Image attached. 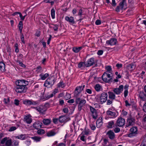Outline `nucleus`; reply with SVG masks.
Segmentation results:
<instances>
[{
  "label": "nucleus",
  "instance_id": "0eeeda50",
  "mask_svg": "<svg viewBox=\"0 0 146 146\" xmlns=\"http://www.w3.org/2000/svg\"><path fill=\"white\" fill-rule=\"evenodd\" d=\"M125 123V119L122 117L119 118L116 123V126L121 127L124 125Z\"/></svg>",
  "mask_w": 146,
  "mask_h": 146
},
{
  "label": "nucleus",
  "instance_id": "603ef678",
  "mask_svg": "<svg viewBox=\"0 0 146 146\" xmlns=\"http://www.w3.org/2000/svg\"><path fill=\"white\" fill-rule=\"evenodd\" d=\"M72 50L75 53H77L79 52L78 48L77 47H74Z\"/></svg>",
  "mask_w": 146,
  "mask_h": 146
},
{
  "label": "nucleus",
  "instance_id": "79ce46f5",
  "mask_svg": "<svg viewBox=\"0 0 146 146\" xmlns=\"http://www.w3.org/2000/svg\"><path fill=\"white\" fill-rule=\"evenodd\" d=\"M57 86L59 88H63L64 87V84L62 82H60L57 84Z\"/></svg>",
  "mask_w": 146,
  "mask_h": 146
},
{
  "label": "nucleus",
  "instance_id": "69168bd1",
  "mask_svg": "<svg viewBox=\"0 0 146 146\" xmlns=\"http://www.w3.org/2000/svg\"><path fill=\"white\" fill-rule=\"evenodd\" d=\"M63 112L65 113H67L68 112V110L67 108H65L63 109Z\"/></svg>",
  "mask_w": 146,
  "mask_h": 146
},
{
  "label": "nucleus",
  "instance_id": "c85d7f7f",
  "mask_svg": "<svg viewBox=\"0 0 146 146\" xmlns=\"http://www.w3.org/2000/svg\"><path fill=\"white\" fill-rule=\"evenodd\" d=\"M103 123L102 121H100V120H97L96 122L97 127L98 128H100L102 126Z\"/></svg>",
  "mask_w": 146,
  "mask_h": 146
},
{
  "label": "nucleus",
  "instance_id": "72a5a7b5",
  "mask_svg": "<svg viewBox=\"0 0 146 146\" xmlns=\"http://www.w3.org/2000/svg\"><path fill=\"white\" fill-rule=\"evenodd\" d=\"M12 142L11 140V139L7 140L5 143V145L6 146H11L12 145Z\"/></svg>",
  "mask_w": 146,
  "mask_h": 146
},
{
  "label": "nucleus",
  "instance_id": "6e6d98bb",
  "mask_svg": "<svg viewBox=\"0 0 146 146\" xmlns=\"http://www.w3.org/2000/svg\"><path fill=\"white\" fill-rule=\"evenodd\" d=\"M120 131V129L119 127H116L114 130V131L115 133H118Z\"/></svg>",
  "mask_w": 146,
  "mask_h": 146
},
{
  "label": "nucleus",
  "instance_id": "de8ad7c7",
  "mask_svg": "<svg viewBox=\"0 0 146 146\" xmlns=\"http://www.w3.org/2000/svg\"><path fill=\"white\" fill-rule=\"evenodd\" d=\"M8 139V138L7 137L4 138L1 141V143L2 144H4L5 143H6V142Z\"/></svg>",
  "mask_w": 146,
  "mask_h": 146
},
{
  "label": "nucleus",
  "instance_id": "ea45409f",
  "mask_svg": "<svg viewBox=\"0 0 146 146\" xmlns=\"http://www.w3.org/2000/svg\"><path fill=\"white\" fill-rule=\"evenodd\" d=\"M114 124V122L113 121H111L108 123V127L109 128H112V126Z\"/></svg>",
  "mask_w": 146,
  "mask_h": 146
},
{
  "label": "nucleus",
  "instance_id": "49530a36",
  "mask_svg": "<svg viewBox=\"0 0 146 146\" xmlns=\"http://www.w3.org/2000/svg\"><path fill=\"white\" fill-rule=\"evenodd\" d=\"M18 27L19 28V29H23V22L22 21H20L18 24Z\"/></svg>",
  "mask_w": 146,
  "mask_h": 146
},
{
  "label": "nucleus",
  "instance_id": "a18cd8bd",
  "mask_svg": "<svg viewBox=\"0 0 146 146\" xmlns=\"http://www.w3.org/2000/svg\"><path fill=\"white\" fill-rule=\"evenodd\" d=\"M41 70H42V68L40 66H38L36 68V71L37 73L41 72Z\"/></svg>",
  "mask_w": 146,
  "mask_h": 146
},
{
  "label": "nucleus",
  "instance_id": "a878e982",
  "mask_svg": "<svg viewBox=\"0 0 146 146\" xmlns=\"http://www.w3.org/2000/svg\"><path fill=\"white\" fill-rule=\"evenodd\" d=\"M42 122L44 125H47L50 123L51 121L50 119H44L43 120Z\"/></svg>",
  "mask_w": 146,
  "mask_h": 146
},
{
  "label": "nucleus",
  "instance_id": "c756f323",
  "mask_svg": "<svg viewBox=\"0 0 146 146\" xmlns=\"http://www.w3.org/2000/svg\"><path fill=\"white\" fill-rule=\"evenodd\" d=\"M26 11H27V10H25L24 11V12L23 13H25L26 14V15H25L23 16L21 13L20 12V13H19V16L20 17L22 21H23L24 20V19H25V17L27 15V14L26 13Z\"/></svg>",
  "mask_w": 146,
  "mask_h": 146
},
{
  "label": "nucleus",
  "instance_id": "4c0bfd02",
  "mask_svg": "<svg viewBox=\"0 0 146 146\" xmlns=\"http://www.w3.org/2000/svg\"><path fill=\"white\" fill-rule=\"evenodd\" d=\"M55 10L54 9H52L51 11V15L53 19H54L55 18Z\"/></svg>",
  "mask_w": 146,
  "mask_h": 146
},
{
  "label": "nucleus",
  "instance_id": "680f3d73",
  "mask_svg": "<svg viewBox=\"0 0 146 146\" xmlns=\"http://www.w3.org/2000/svg\"><path fill=\"white\" fill-rule=\"evenodd\" d=\"M25 144L26 145L29 146L30 145L31 142L30 141H26L25 142Z\"/></svg>",
  "mask_w": 146,
  "mask_h": 146
},
{
  "label": "nucleus",
  "instance_id": "473e14b6",
  "mask_svg": "<svg viewBox=\"0 0 146 146\" xmlns=\"http://www.w3.org/2000/svg\"><path fill=\"white\" fill-rule=\"evenodd\" d=\"M94 88L98 92L100 90L101 87L99 84H97L95 86Z\"/></svg>",
  "mask_w": 146,
  "mask_h": 146
},
{
  "label": "nucleus",
  "instance_id": "09e8293b",
  "mask_svg": "<svg viewBox=\"0 0 146 146\" xmlns=\"http://www.w3.org/2000/svg\"><path fill=\"white\" fill-rule=\"evenodd\" d=\"M17 62L20 66L24 68L25 67V66L22 62H21L20 61L17 60Z\"/></svg>",
  "mask_w": 146,
  "mask_h": 146
},
{
  "label": "nucleus",
  "instance_id": "2f4dec72",
  "mask_svg": "<svg viewBox=\"0 0 146 146\" xmlns=\"http://www.w3.org/2000/svg\"><path fill=\"white\" fill-rule=\"evenodd\" d=\"M107 114L108 115H110L112 116L115 117L116 113L115 112H113L110 111H107Z\"/></svg>",
  "mask_w": 146,
  "mask_h": 146
},
{
  "label": "nucleus",
  "instance_id": "3c124183",
  "mask_svg": "<svg viewBox=\"0 0 146 146\" xmlns=\"http://www.w3.org/2000/svg\"><path fill=\"white\" fill-rule=\"evenodd\" d=\"M89 133V131H84L82 132L81 134H83V135H88Z\"/></svg>",
  "mask_w": 146,
  "mask_h": 146
},
{
  "label": "nucleus",
  "instance_id": "5701e85b",
  "mask_svg": "<svg viewBox=\"0 0 146 146\" xmlns=\"http://www.w3.org/2000/svg\"><path fill=\"white\" fill-rule=\"evenodd\" d=\"M108 94L109 98L112 100H114L115 99V94L113 92L111 91H109L108 92Z\"/></svg>",
  "mask_w": 146,
  "mask_h": 146
},
{
  "label": "nucleus",
  "instance_id": "9d476101",
  "mask_svg": "<svg viewBox=\"0 0 146 146\" xmlns=\"http://www.w3.org/2000/svg\"><path fill=\"white\" fill-rule=\"evenodd\" d=\"M135 120L134 118L131 116L129 117L127 120V126L133 125L135 124Z\"/></svg>",
  "mask_w": 146,
  "mask_h": 146
},
{
  "label": "nucleus",
  "instance_id": "ddd939ff",
  "mask_svg": "<svg viewBox=\"0 0 146 146\" xmlns=\"http://www.w3.org/2000/svg\"><path fill=\"white\" fill-rule=\"evenodd\" d=\"M70 119L69 117H67L65 115L60 116L59 118V121L61 123L66 122Z\"/></svg>",
  "mask_w": 146,
  "mask_h": 146
},
{
  "label": "nucleus",
  "instance_id": "13d9d810",
  "mask_svg": "<svg viewBox=\"0 0 146 146\" xmlns=\"http://www.w3.org/2000/svg\"><path fill=\"white\" fill-rule=\"evenodd\" d=\"M101 23V21L100 20L98 19L97 20L96 22L95 23L96 25H100Z\"/></svg>",
  "mask_w": 146,
  "mask_h": 146
},
{
  "label": "nucleus",
  "instance_id": "4be33fe9",
  "mask_svg": "<svg viewBox=\"0 0 146 146\" xmlns=\"http://www.w3.org/2000/svg\"><path fill=\"white\" fill-rule=\"evenodd\" d=\"M136 65L134 63L129 64L127 66V68L130 71L133 70L135 68Z\"/></svg>",
  "mask_w": 146,
  "mask_h": 146
},
{
  "label": "nucleus",
  "instance_id": "dca6fc26",
  "mask_svg": "<svg viewBox=\"0 0 146 146\" xmlns=\"http://www.w3.org/2000/svg\"><path fill=\"white\" fill-rule=\"evenodd\" d=\"M106 135L111 139H113L115 138V133L111 130L109 131L107 133Z\"/></svg>",
  "mask_w": 146,
  "mask_h": 146
},
{
  "label": "nucleus",
  "instance_id": "e2e57ef3",
  "mask_svg": "<svg viewBox=\"0 0 146 146\" xmlns=\"http://www.w3.org/2000/svg\"><path fill=\"white\" fill-rule=\"evenodd\" d=\"M91 128L92 130H94L96 128L95 125H94L93 124H91L90 125Z\"/></svg>",
  "mask_w": 146,
  "mask_h": 146
},
{
  "label": "nucleus",
  "instance_id": "8fccbe9b",
  "mask_svg": "<svg viewBox=\"0 0 146 146\" xmlns=\"http://www.w3.org/2000/svg\"><path fill=\"white\" fill-rule=\"evenodd\" d=\"M16 129L17 128L15 126H12L10 128L9 131H12L16 130Z\"/></svg>",
  "mask_w": 146,
  "mask_h": 146
},
{
  "label": "nucleus",
  "instance_id": "412c9836",
  "mask_svg": "<svg viewBox=\"0 0 146 146\" xmlns=\"http://www.w3.org/2000/svg\"><path fill=\"white\" fill-rule=\"evenodd\" d=\"M65 19L68 22L71 24H72L75 23L74 18L72 17H68L67 16L66 17Z\"/></svg>",
  "mask_w": 146,
  "mask_h": 146
},
{
  "label": "nucleus",
  "instance_id": "f03ea898",
  "mask_svg": "<svg viewBox=\"0 0 146 146\" xmlns=\"http://www.w3.org/2000/svg\"><path fill=\"white\" fill-rule=\"evenodd\" d=\"M103 80L106 82L110 83L112 82L113 79L111 77V75L108 74L107 72H104L102 76Z\"/></svg>",
  "mask_w": 146,
  "mask_h": 146
},
{
  "label": "nucleus",
  "instance_id": "7ed1b4c3",
  "mask_svg": "<svg viewBox=\"0 0 146 146\" xmlns=\"http://www.w3.org/2000/svg\"><path fill=\"white\" fill-rule=\"evenodd\" d=\"M137 127H134L130 129V133L128 135L129 137H132L136 135L137 134Z\"/></svg>",
  "mask_w": 146,
  "mask_h": 146
},
{
  "label": "nucleus",
  "instance_id": "bf43d9fd",
  "mask_svg": "<svg viewBox=\"0 0 146 146\" xmlns=\"http://www.w3.org/2000/svg\"><path fill=\"white\" fill-rule=\"evenodd\" d=\"M107 104L108 105H110L112 103V100H107Z\"/></svg>",
  "mask_w": 146,
  "mask_h": 146
},
{
  "label": "nucleus",
  "instance_id": "338daca9",
  "mask_svg": "<svg viewBox=\"0 0 146 146\" xmlns=\"http://www.w3.org/2000/svg\"><path fill=\"white\" fill-rule=\"evenodd\" d=\"M125 105L126 106H130L131 105V104L128 103V102L127 100H126L125 101Z\"/></svg>",
  "mask_w": 146,
  "mask_h": 146
},
{
  "label": "nucleus",
  "instance_id": "4468645a",
  "mask_svg": "<svg viewBox=\"0 0 146 146\" xmlns=\"http://www.w3.org/2000/svg\"><path fill=\"white\" fill-rule=\"evenodd\" d=\"M82 86H79L76 87L74 92V96L76 98L78 97L79 94L81 92L82 90Z\"/></svg>",
  "mask_w": 146,
  "mask_h": 146
},
{
  "label": "nucleus",
  "instance_id": "6e6552de",
  "mask_svg": "<svg viewBox=\"0 0 146 146\" xmlns=\"http://www.w3.org/2000/svg\"><path fill=\"white\" fill-rule=\"evenodd\" d=\"M123 85H121L119 86L118 88H115L113 90L114 94L119 95L122 92L123 90Z\"/></svg>",
  "mask_w": 146,
  "mask_h": 146
},
{
  "label": "nucleus",
  "instance_id": "7c9ffc66",
  "mask_svg": "<svg viewBox=\"0 0 146 146\" xmlns=\"http://www.w3.org/2000/svg\"><path fill=\"white\" fill-rule=\"evenodd\" d=\"M140 146H146V136L143 137L142 143Z\"/></svg>",
  "mask_w": 146,
  "mask_h": 146
},
{
  "label": "nucleus",
  "instance_id": "c03bdc74",
  "mask_svg": "<svg viewBox=\"0 0 146 146\" xmlns=\"http://www.w3.org/2000/svg\"><path fill=\"white\" fill-rule=\"evenodd\" d=\"M37 133L39 135L43 134L44 133V131L43 129H39L37 131Z\"/></svg>",
  "mask_w": 146,
  "mask_h": 146
},
{
  "label": "nucleus",
  "instance_id": "39448f33",
  "mask_svg": "<svg viewBox=\"0 0 146 146\" xmlns=\"http://www.w3.org/2000/svg\"><path fill=\"white\" fill-rule=\"evenodd\" d=\"M48 106V104H46L44 106H40L36 107V110L40 113H43L46 110V106Z\"/></svg>",
  "mask_w": 146,
  "mask_h": 146
},
{
  "label": "nucleus",
  "instance_id": "20e7f679",
  "mask_svg": "<svg viewBox=\"0 0 146 146\" xmlns=\"http://www.w3.org/2000/svg\"><path fill=\"white\" fill-rule=\"evenodd\" d=\"M27 89V88L26 86H17L15 89V91L17 93H22L26 92Z\"/></svg>",
  "mask_w": 146,
  "mask_h": 146
},
{
  "label": "nucleus",
  "instance_id": "052dcab7",
  "mask_svg": "<svg viewBox=\"0 0 146 146\" xmlns=\"http://www.w3.org/2000/svg\"><path fill=\"white\" fill-rule=\"evenodd\" d=\"M103 52V51L102 50H100L99 51H98L97 54L98 55H101L102 54Z\"/></svg>",
  "mask_w": 146,
  "mask_h": 146
},
{
  "label": "nucleus",
  "instance_id": "e433bc0d",
  "mask_svg": "<svg viewBox=\"0 0 146 146\" xmlns=\"http://www.w3.org/2000/svg\"><path fill=\"white\" fill-rule=\"evenodd\" d=\"M3 101L5 104L9 103L10 102L9 97L6 96L4 99Z\"/></svg>",
  "mask_w": 146,
  "mask_h": 146
},
{
  "label": "nucleus",
  "instance_id": "b1692460",
  "mask_svg": "<svg viewBox=\"0 0 146 146\" xmlns=\"http://www.w3.org/2000/svg\"><path fill=\"white\" fill-rule=\"evenodd\" d=\"M5 64L3 62H0V70L2 72H4L5 70Z\"/></svg>",
  "mask_w": 146,
  "mask_h": 146
},
{
  "label": "nucleus",
  "instance_id": "a211bd4d",
  "mask_svg": "<svg viewBox=\"0 0 146 146\" xmlns=\"http://www.w3.org/2000/svg\"><path fill=\"white\" fill-rule=\"evenodd\" d=\"M42 123L40 121H37L33 125V127L36 129H38L41 128Z\"/></svg>",
  "mask_w": 146,
  "mask_h": 146
},
{
  "label": "nucleus",
  "instance_id": "1a4fd4ad",
  "mask_svg": "<svg viewBox=\"0 0 146 146\" xmlns=\"http://www.w3.org/2000/svg\"><path fill=\"white\" fill-rule=\"evenodd\" d=\"M108 94L105 92H103L101 94L100 100L101 104L105 102L107 100Z\"/></svg>",
  "mask_w": 146,
  "mask_h": 146
},
{
  "label": "nucleus",
  "instance_id": "393cba45",
  "mask_svg": "<svg viewBox=\"0 0 146 146\" xmlns=\"http://www.w3.org/2000/svg\"><path fill=\"white\" fill-rule=\"evenodd\" d=\"M24 121L28 124H30L32 121V119L28 116H26L24 118Z\"/></svg>",
  "mask_w": 146,
  "mask_h": 146
},
{
  "label": "nucleus",
  "instance_id": "f3484780",
  "mask_svg": "<svg viewBox=\"0 0 146 146\" xmlns=\"http://www.w3.org/2000/svg\"><path fill=\"white\" fill-rule=\"evenodd\" d=\"M119 5L121 9H125L127 7L126 0H122V1L120 2Z\"/></svg>",
  "mask_w": 146,
  "mask_h": 146
},
{
  "label": "nucleus",
  "instance_id": "f8f14e48",
  "mask_svg": "<svg viewBox=\"0 0 146 146\" xmlns=\"http://www.w3.org/2000/svg\"><path fill=\"white\" fill-rule=\"evenodd\" d=\"M94 59L92 58L89 59L86 62H85V65L86 67H89L92 65L94 63Z\"/></svg>",
  "mask_w": 146,
  "mask_h": 146
},
{
  "label": "nucleus",
  "instance_id": "0e129e2a",
  "mask_svg": "<svg viewBox=\"0 0 146 146\" xmlns=\"http://www.w3.org/2000/svg\"><path fill=\"white\" fill-rule=\"evenodd\" d=\"M111 4L113 6H115L116 5V3H115V0H112V3Z\"/></svg>",
  "mask_w": 146,
  "mask_h": 146
},
{
  "label": "nucleus",
  "instance_id": "aec40b11",
  "mask_svg": "<svg viewBox=\"0 0 146 146\" xmlns=\"http://www.w3.org/2000/svg\"><path fill=\"white\" fill-rule=\"evenodd\" d=\"M139 97L143 101H146V94L143 92H141L139 94Z\"/></svg>",
  "mask_w": 146,
  "mask_h": 146
},
{
  "label": "nucleus",
  "instance_id": "58836bf2",
  "mask_svg": "<svg viewBox=\"0 0 146 146\" xmlns=\"http://www.w3.org/2000/svg\"><path fill=\"white\" fill-rule=\"evenodd\" d=\"M31 138L32 139L36 141H40L41 139V137L36 136L32 137Z\"/></svg>",
  "mask_w": 146,
  "mask_h": 146
},
{
  "label": "nucleus",
  "instance_id": "6ab92c4d",
  "mask_svg": "<svg viewBox=\"0 0 146 146\" xmlns=\"http://www.w3.org/2000/svg\"><path fill=\"white\" fill-rule=\"evenodd\" d=\"M117 42V40L115 39L112 38L110 40H107L106 42V44L113 45L115 44Z\"/></svg>",
  "mask_w": 146,
  "mask_h": 146
},
{
  "label": "nucleus",
  "instance_id": "2eb2a0df",
  "mask_svg": "<svg viewBox=\"0 0 146 146\" xmlns=\"http://www.w3.org/2000/svg\"><path fill=\"white\" fill-rule=\"evenodd\" d=\"M90 111L92 113V115L94 119H96L97 117V114L96 109L90 106Z\"/></svg>",
  "mask_w": 146,
  "mask_h": 146
},
{
  "label": "nucleus",
  "instance_id": "9b49d317",
  "mask_svg": "<svg viewBox=\"0 0 146 146\" xmlns=\"http://www.w3.org/2000/svg\"><path fill=\"white\" fill-rule=\"evenodd\" d=\"M75 102L77 104H78V105L83 106L86 104V102L84 99L81 100L80 98H77L76 99Z\"/></svg>",
  "mask_w": 146,
  "mask_h": 146
},
{
  "label": "nucleus",
  "instance_id": "bb28decb",
  "mask_svg": "<svg viewBox=\"0 0 146 146\" xmlns=\"http://www.w3.org/2000/svg\"><path fill=\"white\" fill-rule=\"evenodd\" d=\"M23 104L26 105H31L32 102L31 100H26L23 101Z\"/></svg>",
  "mask_w": 146,
  "mask_h": 146
},
{
  "label": "nucleus",
  "instance_id": "4d7b16f0",
  "mask_svg": "<svg viewBox=\"0 0 146 146\" xmlns=\"http://www.w3.org/2000/svg\"><path fill=\"white\" fill-rule=\"evenodd\" d=\"M19 101L18 100L15 99L14 100V104L16 106H18L19 105Z\"/></svg>",
  "mask_w": 146,
  "mask_h": 146
},
{
  "label": "nucleus",
  "instance_id": "864d4df0",
  "mask_svg": "<svg viewBox=\"0 0 146 146\" xmlns=\"http://www.w3.org/2000/svg\"><path fill=\"white\" fill-rule=\"evenodd\" d=\"M21 40L23 43H25V42L24 40V35L23 34H22L21 35Z\"/></svg>",
  "mask_w": 146,
  "mask_h": 146
},
{
  "label": "nucleus",
  "instance_id": "a19ab883",
  "mask_svg": "<svg viewBox=\"0 0 146 146\" xmlns=\"http://www.w3.org/2000/svg\"><path fill=\"white\" fill-rule=\"evenodd\" d=\"M13 144L12 146H17L19 145V142L18 141L16 140H13Z\"/></svg>",
  "mask_w": 146,
  "mask_h": 146
},
{
  "label": "nucleus",
  "instance_id": "f257e3e1",
  "mask_svg": "<svg viewBox=\"0 0 146 146\" xmlns=\"http://www.w3.org/2000/svg\"><path fill=\"white\" fill-rule=\"evenodd\" d=\"M55 81L56 80L54 77H49L45 81L44 86L45 87L50 88L54 84Z\"/></svg>",
  "mask_w": 146,
  "mask_h": 146
},
{
  "label": "nucleus",
  "instance_id": "774afa93",
  "mask_svg": "<svg viewBox=\"0 0 146 146\" xmlns=\"http://www.w3.org/2000/svg\"><path fill=\"white\" fill-rule=\"evenodd\" d=\"M143 110L146 112V103H145L143 107Z\"/></svg>",
  "mask_w": 146,
  "mask_h": 146
},
{
  "label": "nucleus",
  "instance_id": "cd10ccee",
  "mask_svg": "<svg viewBox=\"0 0 146 146\" xmlns=\"http://www.w3.org/2000/svg\"><path fill=\"white\" fill-rule=\"evenodd\" d=\"M56 134V133L54 131L52 130L46 133L47 136L48 137L52 136Z\"/></svg>",
  "mask_w": 146,
  "mask_h": 146
},
{
  "label": "nucleus",
  "instance_id": "37998d69",
  "mask_svg": "<svg viewBox=\"0 0 146 146\" xmlns=\"http://www.w3.org/2000/svg\"><path fill=\"white\" fill-rule=\"evenodd\" d=\"M20 139L23 140L25 139H27V135H26L21 134L20 135Z\"/></svg>",
  "mask_w": 146,
  "mask_h": 146
},
{
  "label": "nucleus",
  "instance_id": "5fc2aeb1",
  "mask_svg": "<svg viewBox=\"0 0 146 146\" xmlns=\"http://www.w3.org/2000/svg\"><path fill=\"white\" fill-rule=\"evenodd\" d=\"M53 96V94H51L50 95H49L47 96H45V97L46 98H45V99L46 100H47L49 99V98L52 97Z\"/></svg>",
  "mask_w": 146,
  "mask_h": 146
},
{
  "label": "nucleus",
  "instance_id": "c9c22d12",
  "mask_svg": "<svg viewBox=\"0 0 146 146\" xmlns=\"http://www.w3.org/2000/svg\"><path fill=\"white\" fill-rule=\"evenodd\" d=\"M40 76H41V78L42 80H44L47 77L49 76L48 74L46 73L44 75L40 74Z\"/></svg>",
  "mask_w": 146,
  "mask_h": 146
},
{
  "label": "nucleus",
  "instance_id": "f704fd0d",
  "mask_svg": "<svg viewBox=\"0 0 146 146\" xmlns=\"http://www.w3.org/2000/svg\"><path fill=\"white\" fill-rule=\"evenodd\" d=\"M106 68L107 70V71L106 72H107L108 73H110L111 74L112 73L111 68V66H108L106 67Z\"/></svg>",
  "mask_w": 146,
  "mask_h": 146
},
{
  "label": "nucleus",
  "instance_id": "423d86ee",
  "mask_svg": "<svg viewBox=\"0 0 146 146\" xmlns=\"http://www.w3.org/2000/svg\"><path fill=\"white\" fill-rule=\"evenodd\" d=\"M28 83L27 81L24 80H19L16 82V84L17 86H26Z\"/></svg>",
  "mask_w": 146,
  "mask_h": 146
}]
</instances>
